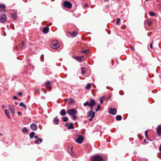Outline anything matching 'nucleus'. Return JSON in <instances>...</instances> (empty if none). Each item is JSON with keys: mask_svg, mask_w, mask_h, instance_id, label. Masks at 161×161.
Here are the masks:
<instances>
[{"mask_svg": "<svg viewBox=\"0 0 161 161\" xmlns=\"http://www.w3.org/2000/svg\"><path fill=\"white\" fill-rule=\"evenodd\" d=\"M88 6V4L87 3H86L84 4V6L85 8H86Z\"/></svg>", "mask_w": 161, "mask_h": 161, "instance_id": "46", "label": "nucleus"}, {"mask_svg": "<svg viewBox=\"0 0 161 161\" xmlns=\"http://www.w3.org/2000/svg\"><path fill=\"white\" fill-rule=\"evenodd\" d=\"M80 56L75 57V59H76L78 61L80 62L81 61V59L80 58Z\"/></svg>", "mask_w": 161, "mask_h": 161, "instance_id": "35", "label": "nucleus"}, {"mask_svg": "<svg viewBox=\"0 0 161 161\" xmlns=\"http://www.w3.org/2000/svg\"><path fill=\"white\" fill-rule=\"evenodd\" d=\"M49 31V28L47 27H45L43 28L42 30L43 32L44 33H47Z\"/></svg>", "mask_w": 161, "mask_h": 161, "instance_id": "16", "label": "nucleus"}, {"mask_svg": "<svg viewBox=\"0 0 161 161\" xmlns=\"http://www.w3.org/2000/svg\"><path fill=\"white\" fill-rule=\"evenodd\" d=\"M104 98V97H103L102 98H100V103L101 104H102L103 103V99Z\"/></svg>", "mask_w": 161, "mask_h": 161, "instance_id": "38", "label": "nucleus"}, {"mask_svg": "<svg viewBox=\"0 0 161 161\" xmlns=\"http://www.w3.org/2000/svg\"><path fill=\"white\" fill-rule=\"evenodd\" d=\"M108 113L110 114L114 115L117 113V111L115 108H109Z\"/></svg>", "mask_w": 161, "mask_h": 161, "instance_id": "7", "label": "nucleus"}, {"mask_svg": "<svg viewBox=\"0 0 161 161\" xmlns=\"http://www.w3.org/2000/svg\"><path fill=\"white\" fill-rule=\"evenodd\" d=\"M2 107L3 108L4 107V105H3V106H2Z\"/></svg>", "mask_w": 161, "mask_h": 161, "instance_id": "60", "label": "nucleus"}, {"mask_svg": "<svg viewBox=\"0 0 161 161\" xmlns=\"http://www.w3.org/2000/svg\"><path fill=\"white\" fill-rule=\"evenodd\" d=\"M74 128V127L73 126V123H71L68 126V129H73Z\"/></svg>", "mask_w": 161, "mask_h": 161, "instance_id": "24", "label": "nucleus"}, {"mask_svg": "<svg viewBox=\"0 0 161 161\" xmlns=\"http://www.w3.org/2000/svg\"><path fill=\"white\" fill-rule=\"evenodd\" d=\"M63 122H66L68 120V118L67 117H64L62 118Z\"/></svg>", "mask_w": 161, "mask_h": 161, "instance_id": "31", "label": "nucleus"}, {"mask_svg": "<svg viewBox=\"0 0 161 161\" xmlns=\"http://www.w3.org/2000/svg\"><path fill=\"white\" fill-rule=\"evenodd\" d=\"M130 48L132 51H133L134 49V48L133 47L131 46H130Z\"/></svg>", "mask_w": 161, "mask_h": 161, "instance_id": "50", "label": "nucleus"}, {"mask_svg": "<svg viewBox=\"0 0 161 161\" xmlns=\"http://www.w3.org/2000/svg\"><path fill=\"white\" fill-rule=\"evenodd\" d=\"M108 0H104V2H105L106 1H108Z\"/></svg>", "mask_w": 161, "mask_h": 161, "instance_id": "57", "label": "nucleus"}, {"mask_svg": "<svg viewBox=\"0 0 161 161\" xmlns=\"http://www.w3.org/2000/svg\"><path fill=\"white\" fill-rule=\"evenodd\" d=\"M102 158L99 156H94L92 159L91 161H103Z\"/></svg>", "mask_w": 161, "mask_h": 161, "instance_id": "4", "label": "nucleus"}, {"mask_svg": "<svg viewBox=\"0 0 161 161\" xmlns=\"http://www.w3.org/2000/svg\"><path fill=\"white\" fill-rule=\"evenodd\" d=\"M147 132H148L147 130H146V131H145V135L146 137L147 138L148 137V135H147Z\"/></svg>", "mask_w": 161, "mask_h": 161, "instance_id": "39", "label": "nucleus"}, {"mask_svg": "<svg viewBox=\"0 0 161 161\" xmlns=\"http://www.w3.org/2000/svg\"><path fill=\"white\" fill-rule=\"evenodd\" d=\"M153 42H152V43L150 45V47L152 49H153Z\"/></svg>", "mask_w": 161, "mask_h": 161, "instance_id": "45", "label": "nucleus"}, {"mask_svg": "<svg viewBox=\"0 0 161 161\" xmlns=\"http://www.w3.org/2000/svg\"><path fill=\"white\" fill-rule=\"evenodd\" d=\"M28 130L25 127L23 128V129L22 130V132L23 133H27L28 132Z\"/></svg>", "mask_w": 161, "mask_h": 161, "instance_id": "32", "label": "nucleus"}, {"mask_svg": "<svg viewBox=\"0 0 161 161\" xmlns=\"http://www.w3.org/2000/svg\"><path fill=\"white\" fill-rule=\"evenodd\" d=\"M51 47L54 49H57L59 47V44L57 41H52L51 43Z\"/></svg>", "mask_w": 161, "mask_h": 161, "instance_id": "1", "label": "nucleus"}, {"mask_svg": "<svg viewBox=\"0 0 161 161\" xmlns=\"http://www.w3.org/2000/svg\"><path fill=\"white\" fill-rule=\"evenodd\" d=\"M109 43H108V45H109Z\"/></svg>", "mask_w": 161, "mask_h": 161, "instance_id": "62", "label": "nucleus"}, {"mask_svg": "<svg viewBox=\"0 0 161 161\" xmlns=\"http://www.w3.org/2000/svg\"><path fill=\"white\" fill-rule=\"evenodd\" d=\"M100 108H101V105H100V104H98L97 105V108L96 109V111H97V112L99 110V109Z\"/></svg>", "mask_w": 161, "mask_h": 161, "instance_id": "36", "label": "nucleus"}, {"mask_svg": "<svg viewBox=\"0 0 161 161\" xmlns=\"http://www.w3.org/2000/svg\"><path fill=\"white\" fill-rule=\"evenodd\" d=\"M95 112H93L92 113V115L91 116V118H89V120L90 121H92V120L93 118L95 116Z\"/></svg>", "mask_w": 161, "mask_h": 161, "instance_id": "23", "label": "nucleus"}, {"mask_svg": "<svg viewBox=\"0 0 161 161\" xmlns=\"http://www.w3.org/2000/svg\"><path fill=\"white\" fill-rule=\"evenodd\" d=\"M17 94L19 96H21L23 95V94L22 92H18Z\"/></svg>", "mask_w": 161, "mask_h": 161, "instance_id": "43", "label": "nucleus"}, {"mask_svg": "<svg viewBox=\"0 0 161 161\" xmlns=\"http://www.w3.org/2000/svg\"><path fill=\"white\" fill-rule=\"evenodd\" d=\"M120 19L119 18H117V19L116 24L118 25H119L120 24Z\"/></svg>", "mask_w": 161, "mask_h": 161, "instance_id": "37", "label": "nucleus"}, {"mask_svg": "<svg viewBox=\"0 0 161 161\" xmlns=\"http://www.w3.org/2000/svg\"><path fill=\"white\" fill-rule=\"evenodd\" d=\"M34 138L36 139H38V137L37 136H35L34 137Z\"/></svg>", "mask_w": 161, "mask_h": 161, "instance_id": "53", "label": "nucleus"}, {"mask_svg": "<svg viewBox=\"0 0 161 161\" xmlns=\"http://www.w3.org/2000/svg\"><path fill=\"white\" fill-rule=\"evenodd\" d=\"M18 113L19 115H21L22 114V113L20 112H18Z\"/></svg>", "mask_w": 161, "mask_h": 161, "instance_id": "52", "label": "nucleus"}, {"mask_svg": "<svg viewBox=\"0 0 161 161\" xmlns=\"http://www.w3.org/2000/svg\"><path fill=\"white\" fill-rule=\"evenodd\" d=\"M2 134H1L0 135L2 136Z\"/></svg>", "mask_w": 161, "mask_h": 161, "instance_id": "61", "label": "nucleus"}, {"mask_svg": "<svg viewBox=\"0 0 161 161\" xmlns=\"http://www.w3.org/2000/svg\"><path fill=\"white\" fill-rule=\"evenodd\" d=\"M4 112H5V113L6 115L8 117V118H9V119H10V116L9 115V113L8 110V109H5L4 110Z\"/></svg>", "mask_w": 161, "mask_h": 161, "instance_id": "19", "label": "nucleus"}, {"mask_svg": "<svg viewBox=\"0 0 161 161\" xmlns=\"http://www.w3.org/2000/svg\"><path fill=\"white\" fill-rule=\"evenodd\" d=\"M93 112H92L91 111H88L87 113V116L88 117H89L90 116H91Z\"/></svg>", "mask_w": 161, "mask_h": 161, "instance_id": "34", "label": "nucleus"}, {"mask_svg": "<svg viewBox=\"0 0 161 161\" xmlns=\"http://www.w3.org/2000/svg\"><path fill=\"white\" fill-rule=\"evenodd\" d=\"M90 107H91V108H90L91 110L89 111H91L92 112H93V106H90Z\"/></svg>", "mask_w": 161, "mask_h": 161, "instance_id": "44", "label": "nucleus"}, {"mask_svg": "<svg viewBox=\"0 0 161 161\" xmlns=\"http://www.w3.org/2000/svg\"><path fill=\"white\" fill-rule=\"evenodd\" d=\"M13 98L14 99H18V100H19V98H18L16 96H14Z\"/></svg>", "mask_w": 161, "mask_h": 161, "instance_id": "48", "label": "nucleus"}, {"mask_svg": "<svg viewBox=\"0 0 161 161\" xmlns=\"http://www.w3.org/2000/svg\"><path fill=\"white\" fill-rule=\"evenodd\" d=\"M25 46V44L23 41H22L21 43L20 44L19 47L20 48L22 49Z\"/></svg>", "mask_w": 161, "mask_h": 161, "instance_id": "26", "label": "nucleus"}, {"mask_svg": "<svg viewBox=\"0 0 161 161\" xmlns=\"http://www.w3.org/2000/svg\"><path fill=\"white\" fill-rule=\"evenodd\" d=\"M96 103L95 101L94 100L92 99L91 100L90 103H89V106H93L96 105Z\"/></svg>", "mask_w": 161, "mask_h": 161, "instance_id": "12", "label": "nucleus"}, {"mask_svg": "<svg viewBox=\"0 0 161 161\" xmlns=\"http://www.w3.org/2000/svg\"><path fill=\"white\" fill-rule=\"evenodd\" d=\"M69 102L68 103V104L69 105L72 104L75 101L74 99L72 98H71L69 99Z\"/></svg>", "mask_w": 161, "mask_h": 161, "instance_id": "22", "label": "nucleus"}, {"mask_svg": "<svg viewBox=\"0 0 161 161\" xmlns=\"http://www.w3.org/2000/svg\"><path fill=\"white\" fill-rule=\"evenodd\" d=\"M148 25L149 26H151L152 23V22L150 20H147L146 21Z\"/></svg>", "mask_w": 161, "mask_h": 161, "instance_id": "30", "label": "nucleus"}, {"mask_svg": "<svg viewBox=\"0 0 161 161\" xmlns=\"http://www.w3.org/2000/svg\"><path fill=\"white\" fill-rule=\"evenodd\" d=\"M30 127L32 130L34 131L36 130L37 128V125L34 123L31 124Z\"/></svg>", "mask_w": 161, "mask_h": 161, "instance_id": "9", "label": "nucleus"}, {"mask_svg": "<svg viewBox=\"0 0 161 161\" xmlns=\"http://www.w3.org/2000/svg\"><path fill=\"white\" fill-rule=\"evenodd\" d=\"M77 139L75 140V142L77 143L81 144L82 143L83 141L84 140V137L81 135H78Z\"/></svg>", "mask_w": 161, "mask_h": 161, "instance_id": "3", "label": "nucleus"}, {"mask_svg": "<svg viewBox=\"0 0 161 161\" xmlns=\"http://www.w3.org/2000/svg\"><path fill=\"white\" fill-rule=\"evenodd\" d=\"M7 16L5 14H2L0 15V22L3 23L5 22L7 20Z\"/></svg>", "mask_w": 161, "mask_h": 161, "instance_id": "6", "label": "nucleus"}, {"mask_svg": "<svg viewBox=\"0 0 161 161\" xmlns=\"http://www.w3.org/2000/svg\"><path fill=\"white\" fill-rule=\"evenodd\" d=\"M15 104H16V105H17V104H18L17 103V102H15Z\"/></svg>", "mask_w": 161, "mask_h": 161, "instance_id": "59", "label": "nucleus"}, {"mask_svg": "<svg viewBox=\"0 0 161 161\" xmlns=\"http://www.w3.org/2000/svg\"><path fill=\"white\" fill-rule=\"evenodd\" d=\"M39 92H40L39 90L38 89H36V91L35 92L36 93H39Z\"/></svg>", "mask_w": 161, "mask_h": 161, "instance_id": "47", "label": "nucleus"}, {"mask_svg": "<svg viewBox=\"0 0 161 161\" xmlns=\"http://www.w3.org/2000/svg\"><path fill=\"white\" fill-rule=\"evenodd\" d=\"M116 119L117 120H120L122 119V117L120 115H117L116 117Z\"/></svg>", "mask_w": 161, "mask_h": 161, "instance_id": "25", "label": "nucleus"}, {"mask_svg": "<svg viewBox=\"0 0 161 161\" xmlns=\"http://www.w3.org/2000/svg\"><path fill=\"white\" fill-rule=\"evenodd\" d=\"M87 105H88L89 106V103L88 102H86L84 103V106H86Z\"/></svg>", "mask_w": 161, "mask_h": 161, "instance_id": "41", "label": "nucleus"}, {"mask_svg": "<svg viewBox=\"0 0 161 161\" xmlns=\"http://www.w3.org/2000/svg\"><path fill=\"white\" fill-rule=\"evenodd\" d=\"M45 85L46 87L49 90H51L52 88L51 86V84L49 81H46L45 83Z\"/></svg>", "mask_w": 161, "mask_h": 161, "instance_id": "8", "label": "nucleus"}, {"mask_svg": "<svg viewBox=\"0 0 161 161\" xmlns=\"http://www.w3.org/2000/svg\"><path fill=\"white\" fill-rule=\"evenodd\" d=\"M53 122L56 125H58L59 122V120L58 119V117L57 116H56L55 118H54L53 119Z\"/></svg>", "mask_w": 161, "mask_h": 161, "instance_id": "15", "label": "nucleus"}, {"mask_svg": "<svg viewBox=\"0 0 161 161\" xmlns=\"http://www.w3.org/2000/svg\"><path fill=\"white\" fill-rule=\"evenodd\" d=\"M67 113L69 114L72 116L77 114L78 112L75 108H72L68 109L67 111Z\"/></svg>", "mask_w": 161, "mask_h": 161, "instance_id": "2", "label": "nucleus"}, {"mask_svg": "<svg viewBox=\"0 0 161 161\" xmlns=\"http://www.w3.org/2000/svg\"><path fill=\"white\" fill-rule=\"evenodd\" d=\"M69 125V123H67L65 124V127H66L68 125Z\"/></svg>", "mask_w": 161, "mask_h": 161, "instance_id": "51", "label": "nucleus"}, {"mask_svg": "<svg viewBox=\"0 0 161 161\" xmlns=\"http://www.w3.org/2000/svg\"><path fill=\"white\" fill-rule=\"evenodd\" d=\"M159 150L160 152V155H161V144H160V147H159Z\"/></svg>", "mask_w": 161, "mask_h": 161, "instance_id": "49", "label": "nucleus"}, {"mask_svg": "<svg viewBox=\"0 0 161 161\" xmlns=\"http://www.w3.org/2000/svg\"><path fill=\"white\" fill-rule=\"evenodd\" d=\"M43 140L42 138H39L36 140L35 141L34 143L35 144H39V142H42Z\"/></svg>", "mask_w": 161, "mask_h": 161, "instance_id": "20", "label": "nucleus"}, {"mask_svg": "<svg viewBox=\"0 0 161 161\" xmlns=\"http://www.w3.org/2000/svg\"><path fill=\"white\" fill-rule=\"evenodd\" d=\"M150 14L152 16H155L156 15L153 12H150Z\"/></svg>", "mask_w": 161, "mask_h": 161, "instance_id": "40", "label": "nucleus"}, {"mask_svg": "<svg viewBox=\"0 0 161 161\" xmlns=\"http://www.w3.org/2000/svg\"><path fill=\"white\" fill-rule=\"evenodd\" d=\"M81 73L82 74H85L86 72V69L85 68L82 67L81 68Z\"/></svg>", "mask_w": 161, "mask_h": 161, "instance_id": "29", "label": "nucleus"}, {"mask_svg": "<svg viewBox=\"0 0 161 161\" xmlns=\"http://www.w3.org/2000/svg\"><path fill=\"white\" fill-rule=\"evenodd\" d=\"M60 114L61 116H64L66 115V112L65 110L63 109L61 110L60 112Z\"/></svg>", "mask_w": 161, "mask_h": 161, "instance_id": "17", "label": "nucleus"}, {"mask_svg": "<svg viewBox=\"0 0 161 161\" xmlns=\"http://www.w3.org/2000/svg\"><path fill=\"white\" fill-rule=\"evenodd\" d=\"M75 114H74V115H72V116L73 117V119H77V116H75Z\"/></svg>", "mask_w": 161, "mask_h": 161, "instance_id": "42", "label": "nucleus"}, {"mask_svg": "<svg viewBox=\"0 0 161 161\" xmlns=\"http://www.w3.org/2000/svg\"><path fill=\"white\" fill-rule=\"evenodd\" d=\"M68 32L72 37L76 36L77 34V32L76 31H74L73 33H71L70 32Z\"/></svg>", "mask_w": 161, "mask_h": 161, "instance_id": "13", "label": "nucleus"}, {"mask_svg": "<svg viewBox=\"0 0 161 161\" xmlns=\"http://www.w3.org/2000/svg\"><path fill=\"white\" fill-rule=\"evenodd\" d=\"M8 108L10 112L12 113L13 115H14L15 113L14 112V106L12 105H8Z\"/></svg>", "mask_w": 161, "mask_h": 161, "instance_id": "10", "label": "nucleus"}, {"mask_svg": "<svg viewBox=\"0 0 161 161\" xmlns=\"http://www.w3.org/2000/svg\"><path fill=\"white\" fill-rule=\"evenodd\" d=\"M156 130L158 135L160 136L161 135V126L159 125L157 127Z\"/></svg>", "mask_w": 161, "mask_h": 161, "instance_id": "11", "label": "nucleus"}, {"mask_svg": "<svg viewBox=\"0 0 161 161\" xmlns=\"http://www.w3.org/2000/svg\"><path fill=\"white\" fill-rule=\"evenodd\" d=\"M91 87V83H88L86 86V90L90 89Z\"/></svg>", "mask_w": 161, "mask_h": 161, "instance_id": "21", "label": "nucleus"}, {"mask_svg": "<svg viewBox=\"0 0 161 161\" xmlns=\"http://www.w3.org/2000/svg\"><path fill=\"white\" fill-rule=\"evenodd\" d=\"M19 106H22L23 107H24V108H27V107L25 105L23 102H21L20 103H19Z\"/></svg>", "mask_w": 161, "mask_h": 161, "instance_id": "33", "label": "nucleus"}, {"mask_svg": "<svg viewBox=\"0 0 161 161\" xmlns=\"http://www.w3.org/2000/svg\"><path fill=\"white\" fill-rule=\"evenodd\" d=\"M69 100V99H64V101H65L66 100Z\"/></svg>", "mask_w": 161, "mask_h": 161, "instance_id": "56", "label": "nucleus"}, {"mask_svg": "<svg viewBox=\"0 0 161 161\" xmlns=\"http://www.w3.org/2000/svg\"><path fill=\"white\" fill-rule=\"evenodd\" d=\"M63 5L64 7L68 9L71 8L72 6L71 3L70 2L68 1H64L63 3Z\"/></svg>", "mask_w": 161, "mask_h": 161, "instance_id": "5", "label": "nucleus"}, {"mask_svg": "<svg viewBox=\"0 0 161 161\" xmlns=\"http://www.w3.org/2000/svg\"><path fill=\"white\" fill-rule=\"evenodd\" d=\"M146 141V139H144V140H143V142H145Z\"/></svg>", "mask_w": 161, "mask_h": 161, "instance_id": "55", "label": "nucleus"}, {"mask_svg": "<svg viewBox=\"0 0 161 161\" xmlns=\"http://www.w3.org/2000/svg\"><path fill=\"white\" fill-rule=\"evenodd\" d=\"M11 17L13 19H15L17 18V16L15 13H14L11 14Z\"/></svg>", "mask_w": 161, "mask_h": 161, "instance_id": "18", "label": "nucleus"}, {"mask_svg": "<svg viewBox=\"0 0 161 161\" xmlns=\"http://www.w3.org/2000/svg\"><path fill=\"white\" fill-rule=\"evenodd\" d=\"M108 7H109V6H108V5H107L106 6V8H108Z\"/></svg>", "mask_w": 161, "mask_h": 161, "instance_id": "58", "label": "nucleus"}, {"mask_svg": "<svg viewBox=\"0 0 161 161\" xmlns=\"http://www.w3.org/2000/svg\"><path fill=\"white\" fill-rule=\"evenodd\" d=\"M80 52L86 54H88L89 53V50L88 49L85 50H82V51H80Z\"/></svg>", "mask_w": 161, "mask_h": 161, "instance_id": "28", "label": "nucleus"}, {"mask_svg": "<svg viewBox=\"0 0 161 161\" xmlns=\"http://www.w3.org/2000/svg\"><path fill=\"white\" fill-rule=\"evenodd\" d=\"M80 58L81 59V60L83 58H84V56H80Z\"/></svg>", "mask_w": 161, "mask_h": 161, "instance_id": "54", "label": "nucleus"}, {"mask_svg": "<svg viewBox=\"0 0 161 161\" xmlns=\"http://www.w3.org/2000/svg\"><path fill=\"white\" fill-rule=\"evenodd\" d=\"M35 135V133L34 132L32 131L31 132L30 135V138L32 139L33 137Z\"/></svg>", "mask_w": 161, "mask_h": 161, "instance_id": "27", "label": "nucleus"}, {"mask_svg": "<svg viewBox=\"0 0 161 161\" xmlns=\"http://www.w3.org/2000/svg\"><path fill=\"white\" fill-rule=\"evenodd\" d=\"M73 147H68V150L69 152V153L70 154L72 155H74V154L73 153L72 151H73Z\"/></svg>", "mask_w": 161, "mask_h": 161, "instance_id": "14", "label": "nucleus"}]
</instances>
